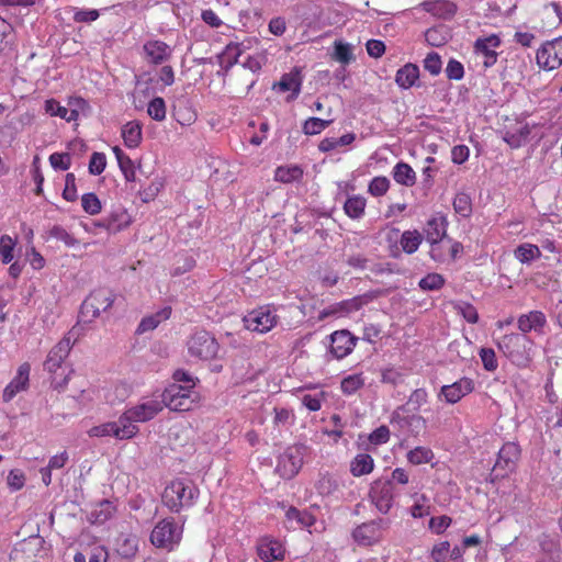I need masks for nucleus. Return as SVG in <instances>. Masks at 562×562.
Masks as SVG:
<instances>
[{
  "label": "nucleus",
  "mask_w": 562,
  "mask_h": 562,
  "mask_svg": "<svg viewBox=\"0 0 562 562\" xmlns=\"http://www.w3.org/2000/svg\"><path fill=\"white\" fill-rule=\"evenodd\" d=\"M498 349L517 367H527L531 361L533 341L524 334L504 335L498 340Z\"/></svg>",
  "instance_id": "f257e3e1"
},
{
  "label": "nucleus",
  "mask_w": 562,
  "mask_h": 562,
  "mask_svg": "<svg viewBox=\"0 0 562 562\" xmlns=\"http://www.w3.org/2000/svg\"><path fill=\"white\" fill-rule=\"evenodd\" d=\"M199 491L189 480L172 481L162 493V503L175 513L191 506L198 497Z\"/></svg>",
  "instance_id": "f03ea898"
},
{
  "label": "nucleus",
  "mask_w": 562,
  "mask_h": 562,
  "mask_svg": "<svg viewBox=\"0 0 562 562\" xmlns=\"http://www.w3.org/2000/svg\"><path fill=\"white\" fill-rule=\"evenodd\" d=\"M114 299L115 295L106 288L92 291L81 304V319L86 323L92 322L101 312L108 311L113 305Z\"/></svg>",
  "instance_id": "7ed1b4c3"
},
{
  "label": "nucleus",
  "mask_w": 562,
  "mask_h": 562,
  "mask_svg": "<svg viewBox=\"0 0 562 562\" xmlns=\"http://www.w3.org/2000/svg\"><path fill=\"white\" fill-rule=\"evenodd\" d=\"M520 447L516 442H506L498 451L496 462L491 472V482L494 483L513 473L520 459Z\"/></svg>",
  "instance_id": "20e7f679"
},
{
  "label": "nucleus",
  "mask_w": 562,
  "mask_h": 562,
  "mask_svg": "<svg viewBox=\"0 0 562 562\" xmlns=\"http://www.w3.org/2000/svg\"><path fill=\"white\" fill-rule=\"evenodd\" d=\"M182 537V528L173 519H162L153 529L150 542L156 548L171 551Z\"/></svg>",
  "instance_id": "39448f33"
},
{
  "label": "nucleus",
  "mask_w": 562,
  "mask_h": 562,
  "mask_svg": "<svg viewBox=\"0 0 562 562\" xmlns=\"http://www.w3.org/2000/svg\"><path fill=\"white\" fill-rule=\"evenodd\" d=\"M164 407H168L175 412H187L192 409L195 393L188 386L172 384L161 394Z\"/></svg>",
  "instance_id": "423d86ee"
},
{
  "label": "nucleus",
  "mask_w": 562,
  "mask_h": 562,
  "mask_svg": "<svg viewBox=\"0 0 562 562\" xmlns=\"http://www.w3.org/2000/svg\"><path fill=\"white\" fill-rule=\"evenodd\" d=\"M188 350L192 357L211 360L216 358L220 345L209 331L198 330L188 340Z\"/></svg>",
  "instance_id": "0eeeda50"
},
{
  "label": "nucleus",
  "mask_w": 562,
  "mask_h": 562,
  "mask_svg": "<svg viewBox=\"0 0 562 562\" xmlns=\"http://www.w3.org/2000/svg\"><path fill=\"white\" fill-rule=\"evenodd\" d=\"M164 409V403L158 398H147L126 409L122 414V423L126 426H136L135 423H145L153 419Z\"/></svg>",
  "instance_id": "6e6552de"
},
{
  "label": "nucleus",
  "mask_w": 562,
  "mask_h": 562,
  "mask_svg": "<svg viewBox=\"0 0 562 562\" xmlns=\"http://www.w3.org/2000/svg\"><path fill=\"white\" fill-rule=\"evenodd\" d=\"M305 447L293 445L288 447L278 458L277 472L283 479H292L302 468Z\"/></svg>",
  "instance_id": "1a4fd4ad"
},
{
  "label": "nucleus",
  "mask_w": 562,
  "mask_h": 562,
  "mask_svg": "<svg viewBox=\"0 0 562 562\" xmlns=\"http://www.w3.org/2000/svg\"><path fill=\"white\" fill-rule=\"evenodd\" d=\"M389 526L387 519L378 518L358 526L352 531V537L360 546H372L381 540L383 530Z\"/></svg>",
  "instance_id": "9d476101"
},
{
  "label": "nucleus",
  "mask_w": 562,
  "mask_h": 562,
  "mask_svg": "<svg viewBox=\"0 0 562 562\" xmlns=\"http://www.w3.org/2000/svg\"><path fill=\"white\" fill-rule=\"evenodd\" d=\"M537 64L544 70H553L562 65V36L546 42L537 50Z\"/></svg>",
  "instance_id": "9b49d317"
},
{
  "label": "nucleus",
  "mask_w": 562,
  "mask_h": 562,
  "mask_svg": "<svg viewBox=\"0 0 562 562\" xmlns=\"http://www.w3.org/2000/svg\"><path fill=\"white\" fill-rule=\"evenodd\" d=\"M137 432V426H126L125 423H122V415L116 422H109L99 426H94L88 431L90 437L113 436L119 440L131 439Z\"/></svg>",
  "instance_id": "f8f14e48"
},
{
  "label": "nucleus",
  "mask_w": 562,
  "mask_h": 562,
  "mask_svg": "<svg viewBox=\"0 0 562 562\" xmlns=\"http://www.w3.org/2000/svg\"><path fill=\"white\" fill-rule=\"evenodd\" d=\"M370 497L382 514H387L393 506L394 485L392 481L376 480L372 483Z\"/></svg>",
  "instance_id": "ddd939ff"
},
{
  "label": "nucleus",
  "mask_w": 562,
  "mask_h": 562,
  "mask_svg": "<svg viewBox=\"0 0 562 562\" xmlns=\"http://www.w3.org/2000/svg\"><path fill=\"white\" fill-rule=\"evenodd\" d=\"M243 321L247 329L265 334L276 325L277 316L270 310L260 307L249 312Z\"/></svg>",
  "instance_id": "4468645a"
},
{
  "label": "nucleus",
  "mask_w": 562,
  "mask_h": 562,
  "mask_svg": "<svg viewBox=\"0 0 562 562\" xmlns=\"http://www.w3.org/2000/svg\"><path fill=\"white\" fill-rule=\"evenodd\" d=\"M74 333L75 328H72L66 337H64L56 346L52 348L44 363V367L47 371L55 373L57 369L60 368L64 359L68 356L74 345V341H71Z\"/></svg>",
  "instance_id": "2eb2a0df"
},
{
  "label": "nucleus",
  "mask_w": 562,
  "mask_h": 562,
  "mask_svg": "<svg viewBox=\"0 0 562 562\" xmlns=\"http://www.w3.org/2000/svg\"><path fill=\"white\" fill-rule=\"evenodd\" d=\"M357 338L348 330H337L330 335V352L337 359L348 356L355 345Z\"/></svg>",
  "instance_id": "dca6fc26"
},
{
  "label": "nucleus",
  "mask_w": 562,
  "mask_h": 562,
  "mask_svg": "<svg viewBox=\"0 0 562 562\" xmlns=\"http://www.w3.org/2000/svg\"><path fill=\"white\" fill-rule=\"evenodd\" d=\"M499 45L501 40L494 34L475 41L474 50L476 54H482L484 56L483 65L485 68H490L496 63L497 53L495 52V48Z\"/></svg>",
  "instance_id": "f3484780"
},
{
  "label": "nucleus",
  "mask_w": 562,
  "mask_h": 562,
  "mask_svg": "<svg viewBox=\"0 0 562 562\" xmlns=\"http://www.w3.org/2000/svg\"><path fill=\"white\" fill-rule=\"evenodd\" d=\"M473 390V381L468 378L460 379L459 381L443 385L440 390V395H442L447 403L456 404L463 396L471 393Z\"/></svg>",
  "instance_id": "a211bd4d"
},
{
  "label": "nucleus",
  "mask_w": 562,
  "mask_h": 562,
  "mask_svg": "<svg viewBox=\"0 0 562 562\" xmlns=\"http://www.w3.org/2000/svg\"><path fill=\"white\" fill-rule=\"evenodd\" d=\"M446 218L442 216L432 217L427 222L425 233L427 241L431 245V250L429 254L432 259H438V257L435 255V245H438L446 236Z\"/></svg>",
  "instance_id": "6ab92c4d"
},
{
  "label": "nucleus",
  "mask_w": 562,
  "mask_h": 562,
  "mask_svg": "<svg viewBox=\"0 0 562 562\" xmlns=\"http://www.w3.org/2000/svg\"><path fill=\"white\" fill-rule=\"evenodd\" d=\"M30 364L23 363L19 367L15 378L3 391V401L10 402L19 392L26 390L29 385Z\"/></svg>",
  "instance_id": "aec40b11"
},
{
  "label": "nucleus",
  "mask_w": 562,
  "mask_h": 562,
  "mask_svg": "<svg viewBox=\"0 0 562 562\" xmlns=\"http://www.w3.org/2000/svg\"><path fill=\"white\" fill-rule=\"evenodd\" d=\"M547 324V318L544 314L540 311H531L528 314H522L518 317L517 325L520 334L526 335L527 333L535 330L537 333H542L544 325Z\"/></svg>",
  "instance_id": "412c9836"
},
{
  "label": "nucleus",
  "mask_w": 562,
  "mask_h": 562,
  "mask_svg": "<svg viewBox=\"0 0 562 562\" xmlns=\"http://www.w3.org/2000/svg\"><path fill=\"white\" fill-rule=\"evenodd\" d=\"M257 552L263 562H273L283 559L284 549L282 544L272 539L263 538L260 540Z\"/></svg>",
  "instance_id": "4be33fe9"
},
{
  "label": "nucleus",
  "mask_w": 562,
  "mask_h": 562,
  "mask_svg": "<svg viewBox=\"0 0 562 562\" xmlns=\"http://www.w3.org/2000/svg\"><path fill=\"white\" fill-rule=\"evenodd\" d=\"M144 50L153 64H161L171 55V48L161 41H150L144 45Z\"/></svg>",
  "instance_id": "5701e85b"
},
{
  "label": "nucleus",
  "mask_w": 562,
  "mask_h": 562,
  "mask_svg": "<svg viewBox=\"0 0 562 562\" xmlns=\"http://www.w3.org/2000/svg\"><path fill=\"white\" fill-rule=\"evenodd\" d=\"M301 85L302 80L300 70L294 68L289 74H284L280 81L273 86V88H278L282 92L291 91V98L294 99L300 94Z\"/></svg>",
  "instance_id": "b1692460"
},
{
  "label": "nucleus",
  "mask_w": 562,
  "mask_h": 562,
  "mask_svg": "<svg viewBox=\"0 0 562 562\" xmlns=\"http://www.w3.org/2000/svg\"><path fill=\"white\" fill-rule=\"evenodd\" d=\"M422 7L425 11L443 19L451 18L457 12V5L448 0L424 1Z\"/></svg>",
  "instance_id": "393cba45"
},
{
  "label": "nucleus",
  "mask_w": 562,
  "mask_h": 562,
  "mask_svg": "<svg viewBox=\"0 0 562 562\" xmlns=\"http://www.w3.org/2000/svg\"><path fill=\"white\" fill-rule=\"evenodd\" d=\"M115 513V506L110 501L98 503L90 512L88 519L91 524L102 525L109 520Z\"/></svg>",
  "instance_id": "a878e982"
},
{
  "label": "nucleus",
  "mask_w": 562,
  "mask_h": 562,
  "mask_svg": "<svg viewBox=\"0 0 562 562\" xmlns=\"http://www.w3.org/2000/svg\"><path fill=\"white\" fill-rule=\"evenodd\" d=\"M419 78V68L414 64H406L400 68L395 76V82L403 89H409Z\"/></svg>",
  "instance_id": "bb28decb"
},
{
  "label": "nucleus",
  "mask_w": 562,
  "mask_h": 562,
  "mask_svg": "<svg viewBox=\"0 0 562 562\" xmlns=\"http://www.w3.org/2000/svg\"><path fill=\"white\" fill-rule=\"evenodd\" d=\"M171 315V307L166 306L158 311L156 314L144 317L137 329V334H144L149 330H154L161 322L167 321Z\"/></svg>",
  "instance_id": "cd10ccee"
},
{
  "label": "nucleus",
  "mask_w": 562,
  "mask_h": 562,
  "mask_svg": "<svg viewBox=\"0 0 562 562\" xmlns=\"http://www.w3.org/2000/svg\"><path fill=\"white\" fill-rule=\"evenodd\" d=\"M122 137L125 146L136 148L142 142V125L138 121H131L123 125Z\"/></svg>",
  "instance_id": "c85d7f7f"
},
{
  "label": "nucleus",
  "mask_w": 562,
  "mask_h": 562,
  "mask_svg": "<svg viewBox=\"0 0 562 562\" xmlns=\"http://www.w3.org/2000/svg\"><path fill=\"white\" fill-rule=\"evenodd\" d=\"M530 135V127L528 124H520L514 131H505L503 135L504 142H506L512 148H519L522 144L526 143L528 136Z\"/></svg>",
  "instance_id": "c756f323"
},
{
  "label": "nucleus",
  "mask_w": 562,
  "mask_h": 562,
  "mask_svg": "<svg viewBox=\"0 0 562 562\" xmlns=\"http://www.w3.org/2000/svg\"><path fill=\"white\" fill-rule=\"evenodd\" d=\"M374 468L373 459L370 454H357L350 463V472L353 476H361L372 472Z\"/></svg>",
  "instance_id": "7c9ffc66"
},
{
  "label": "nucleus",
  "mask_w": 562,
  "mask_h": 562,
  "mask_svg": "<svg viewBox=\"0 0 562 562\" xmlns=\"http://www.w3.org/2000/svg\"><path fill=\"white\" fill-rule=\"evenodd\" d=\"M393 178L400 184L412 187L415 184L416 175L409 165L405 162H398L394 167Z\"/></svg>",
  "instance_id": "2f4dec72"
},
{
  "label": "nucleus",
  "mask_w": 562,
  "mask_h": 562,
  "mask_svg": "<svg viewBox=\"0 0 562 562\" xmlns=\"http://www.w3.org/2000/svg\"><path fill=\"white\" fill-rule=\"evenodd\" d=\"M423 241V235L418 231H405L400 238L401 248L404 252L414 254Z\"/></svg>",
  "instance_id": "473e14b6"
},
{
  "label": "nucleus",
  "mask_w": 562,
  "mask_h": 562,
  "mask_svg": "<svg viewBox=\"0 0 562 562\" xmlns=\"http://www.w3.org/2000/svg\"><path fill=\"white\" fill-rule=\"evenodd\" d=\"M109 223H111L112 233H116L127 227L131 223V216L127 212L117 207L106 215Z\"/></svg>",
  "instance_id": "72a5a7b5"
},
{
  "label": "nucleus",
  "mask_w": 562,
  "mask_h": 562,
  "mask_svg": "<svg viewBox=\"0 0 562 562\" xmlns=\"http://www.w3.org/2000/svg\"><path fill=\"white\" fill-rule=\"evenodd\" d=\"M286 519L299 527H311L315 522V517L307 510H299L295 507H290L286 510Z\"/></svg>",
  "instance_id": "f704fd0d"
},
{
  "label": "nucleus",
  "mask_w": 562,
  "mask_h": 562,
  "mask_svg": "<svg viewBox=\"0 0 562 562\" xmlns=\"http://www.w3.org/2000/svg\"><path fill=\"white\" fill-rule=\"evenodd\" d=\"M356 136L352 133L345 134L338 138L336 137H326L321 140L318 145V149L323 153H328L330 150L336 149L339 146L350 145L355 140Z\"/></svg>",
  "instance_id": "c9c22d12"
},
{
  "label": "nucleus",
  "mask_w": 562,
  "mask_h": 562,
  "mask_svg": "<svg viewBox=\"0 0 562 562\" xmlns=\"http://www.w3.org/2000/svg\"><path fill=\"white\" fill-rule=\"evenodd\" d=\"M366 199L353 195L347 199L344 204L345 213L351 218H360L364 214Z\"/></svg>",
  "instance_id": "e433bc0d"
},
{
  "label": "nucleus",
  "mask_w": 562,
  "mask_h": 562,
  "mask_svg": "<svg viewBox=\"0 0 562 562\" xmlns=\"http://www.w3.org/2000/svg\"><path fill=\"white\" fill-rule=\"evenodd\" d=\"M240 55L241 49L239 44H228L222 55L221 64L223 65L224 70L228 71L234 65L238 64Z\"/></svg>",
  "instance_id": "4c0bfd02"
},
{
  "label": "nucleus",
  "mask_w": 562,
  "mask_h": 562,
  "mask_svg": "<svg viewBox=\"0 0 562 562\" xmlns=\"http://www.w3.org/2000/svg\"><path fill=\"white\" fill-rule=\"evenodd\" d=\"M541 255L538 246L532 244H522L515 250V257L521 263H530L535 259L539 258Z\"/></svg>",
  "instance_id": "58836bf2"
},
{
  "label": "nucleus",
  "mask_w": 562,
  "mask_h": 562,
  "mask_svg": "<svg viewBox=\"0 0 562 562\" xmlns=\"http://www.w3.org/2000/svg\"><path fill=\"white\" fill-rule=\"evenodd\" d=\"M303 176V170L299 166L278 167L274 173L277 181L290 183L296 181Z\"/></svg>",
  "instance_id": "ea45409f"
},
{
  "label": "nucleus",
  "mask_w": 562,
  "mask_h": 562,
  "mask_svg": "<svg viewBox=\"0 0 562 562\" xmlns=\"http://www.w3.org/2000/svg\"><path fill=\"white\" fill-rule=\"evenodd\" d=\"M333 120H323L319 117L307 119L302 126L305 135H317L331 124Z\"/></svg>",
  "instance_id": "a19ab883"
},
{
  "label": "nucleus",
  "mask_w": 562,
  "mask_h": 562,
  "mask_svg": "<svg viewBox=\"0 0 562 562\" xmlns=\"http://www.w3.org/2000/svg\"><path fill=\"white\" fill-rule=\"evenodd\" d=\"M453 209L456 213L463 217H469L472 214V201L469 194L460 192L453 200Z\"/></svg>",
  "instance_id": "79ce46f5"
},
{
  "label": "nucleus",
  "mask_w": 562,
  "mask_h": 562,
  "mask_svg": "<svg viewBox=\"0 0 562 562\" xmlns=\"http://www.w3.org/2000/svg\"><path fill=\"white\" fill-rule=\"evenodd\" d=\"M434 458V453L429 448L426 447H416L407 453V460L412 464H423L428 463Z\"/></svg>",
  "instance_id": "37998d69"
},
{
  "label": "nucleus",
  "mask_w": 562,
  "mask_h": 562,
  "mask_svg": "<svg viewBox=\"0 0 562 562\" xmlns=\"http://www.w3.org/2000/svg\"><path fill=\"white\" fill-rule=\"evenodd\" d=\"M148 115L158 122H161L166 119V103L165 100L160 97L154 98L147 106Z\"/></svg>",
  "instance_id": "c03bdc74"
},
{
  "label": "nucleus",
  "mask_w": 562,
  "mask_h": 562,
  "mask_svg": "<svg viewBox=\"0 0 562 562\" xmlns=\"http://www.w3.org/2000/svg\"><path fill=\"white\" fill-rule=\"evenodd\" d=\"M364 384L361 374H351L342 379L340 387L344 394L351 395L356 393Z\"/></svg>",
  "instance_id": "a18cd8bd"
},
{
  "label": "nucleus",
  "mask_w": 562,
  "mask_h": 562,
  "mask_svg": "<svg viewBox=\"0 0 562 562\" xmlns=\"http://www.w3.org/2000/svg\"><path fill=\"white\" fill-rule=\"evenodd\" d=\"M81 206L83 211L90 215L99 214L102 210L101 201L92 192L85 193L81 196Z\"/></svg>",
  "instance_id": "49530a36"
},
{
  "label": "nucleus",
  "mask_w": 562,
  "mask_h": 562,
  "mask_svg": "<svg viewBox=\"0 0 562 562\" xmlns=\"http://www.w3.org/2000/svg\"><path fill=\"white\" fill-rule=\"evenodd\" d=\"M15 240L9 235H3L0 238V256L3 263H9L13 259V249Z\"/></svg>",
  "instance_id": "de8ad7c7"
},
{
  "label": "nucleus",
  "mask_w": 562,
  "mask_h": 562,
  "mask_svg": "<svg viewBox=\"0 0 562 562\" xmlns=\"http://www.w3.org/2000/svg\"><path fill=\"white\" fill-rule=\"evenodd\" d=\"M445 284V279L439 273H428L419 281V286L425 291L439 290Z\"/></svg>",
  "instance_id": "09e8293b"
},
{
  "label": "nucleus",
  "mask_w": 562,
  "mask_h": 562,
  "mask_svg": "<svg viewBox=\"0 0 562 562\" xmlns=\"http://www.w3.org/2000/svg\"><path fill=\"white\" fill-rule=\"evenodd\" d=\"M390 187V180L386 177H375L370 183L368 191L373 196H381L386 193Z\"/></svg>",
  "instance_id": "8fccbe9b"
},
{
  "label": "nucleus",
  "mask_w": 562,
  "mask_h": 562,
  "mask_svg": "<svg viewBox=\"0 0 562 562\" xmlns=\"http://www.w3.org/2000/svg\"><path fill=\"white\" fill-rule=\"evenodd\" d=\"M106 166L105 155L102 153H93L89 161V172L93 176L101 175Z\"/></svg>",
  "instance_id": "3c124183"
},
{
  "label": "nucleus",
  "mask_w": 562,
  "mask_h": 562,
  "mask_svg": "<svg viewBox=\"0 0 562 562\" xmlns=\"http://www.w3.org/2000/svg\"><path fill=\"white\" fill-rule=\"evenodd\" d=\"M442 67L441 58L440 56L431 52L429 53L426 58L424 59V68L429 71L430 75L437 76L440 74Z\"/></svg>",
  "instance_id": "603ef678"
},
{
  "label": "nucleus",
  "mask_w": 562,
  "mask_h": 562,
  "mask_svg": "<svg viewBox=\"0 0 562 562\" xmlns=\"http://www.w3.org/2000/svg\"><path fill=\"white\" fill-rule=\"evenodd\" d=\"M480 358L485 370L493 372L497 369L496 355L492 348H481Z\"/></svg>",
  "instance_id": "864d4df0"
},
{
  "label": "nucleus",
  "mask_w": 562,
  "mask_h": 562,
  "mask_svg": "<svg viewBox=\"0 0 562 562\" xmlns=\"http://www.w3.org/2000/svg\"><path fill=\"white\" fill-rule=\"evenodd\" d=\"M49 162L54 169L68 170L71 157L68 153H54L49 156Z\"/></svg>",
  "instance_id": "5fc2aeb1"
},
{
  "label": "nucleus",
  "mask_w": 562,
  "mask_h": 562,
  "mask_svg": "<svg viewBox=\"0 0 562 562\" xmlns=\"http://www.w3.org/2000/svg\"><path fill=\"white\" fill-rule=\"evenodd\" d=\"M63 198L69 202L77 200L76 177L74 173L66 175Z\"/></svg>",
  "instance_id": "6e6d98bb"
},
{
  "label": "nucleus",
  "mask_w": 562,
  "mask_h": 562,
  "mask_svg": "<svg viewBox=\"0 0 562 562\" xmlns=\"http://www.w3.org/2000/svg\"><path fill=\"white\" fill-rule=\"evenodd\" d=\"M446 75L450 80H461L464 76L463 65L456 59H450L446 67Z\"/></svg>",
  "instance_id": "4d7b16f0"
},
{
  "label": "nucleus",
  "mask_w": 562,
  "mask_h": 562,
  "mask_svg": "<svg viewBox=\"0 0 562 562\" xmlns=\"http://www.w3.org/2000/svg\"><path fill=\"white\" fill-rule=\"evenodd\" d=\"M337 487H338V484H337L336 480H334L329 475H323L316 484V488H317L318 493L322 495H329L334 491H336Z\"/></svg>",
  "instance_id": "13d9d810"
},
{
  "label": "nucleus",
  "mask_w": 562,
  "mask_h": 562,
  "mask_svg": "<svg viewBox=\"0 0 562 562\" xmlns=\"http://www.w3.org/2000/svg\"><path fill=\"white\" fill-rule=\"evenodd\" d=\"M117 164L126 181L132 182L136 180L134 162L127 155L122 160H119Z\"/></svg>",
  "instance_id": "bf43d9fd"
},
{
  "label": "nucleus",
  "mask_w": 562,
  "mask_h": 562,
  "mask_svg": "<svg viewBox=\"0 0 562 562\" xmlns=\"http://www.w3.org/2000/svg\"><path fill=\"white\" fill-rule=\"evenodd\" d=\"M457 308L467 322L475 324L479 321L477 311L472 304L461 302Z\"/></svg>",
  "instance_id": "052dcab7"
},
{
  "label": "nucleus",
  "mask_w": 562,
  "mask_h": 562,
  "mask_svg": "<svg viewBox=\"0 0 562 562\" xmlns=\"http://www.w3.org/2000/svg\"><path fill=\"white\" fill-rule=\"evenodd\" d=\"M45 112L52 116L64 119V116L68 114V108L60 105L55 99H49L45 101Z\"/></svg>",
  "instance_id": "680f3d73"
},
{
  "label": "nucleus",
  "mask_w": 562,
  "mask_h": 562,
  "mask_svg": "<svg viewBox=\"0 0 562 562\" xmlns=\"http://www.w3.org/2000/svg\"><path fill=\"white\" fill-rule=\"evenodd\" d=\"M49 235L64 241L67 246H74L76 244V239L61 226H53L49 231Z\"/></svg>",
  "instance_id": "e2e57ef3"
},
{
  "label": "nucleus",
  "mask_w": 562,
  "mask_h": 562,
  "mask_svg": "<svg viewBox=\"0 0 562 562\" xmlns=\"http://www.w3.org/2000/svg\"><path fill=\"white\" fill-rule=\"evenodd\" d=\"M351 313L349 311V305H345V301H341L339 303H336L328 308H325L319 314V319H324L331 315H345Z\"/></svg>",
  "instance_id": "0e129e2a"
},
{
  "label": "nucleus",
  "mask_w": 562,
  "mask_h": 562,
  "mask_svg": "<svg viewBox=\"0 0 562 562\" xmlns=\"http://www.w3.org/2000/svg\"><path fill=\"white\" fill-rule=\"evenodd\" d=\"M450 551V543L442 541L434 546L431 550V558L435 562H445Z\"/></svg>",
  "instance_id": "69168bd1"
},
{
  "label": "nucleus",
  "mask_w": 562,
  "mask_h": 562,
  "mask_svg": "<svg viewBox=\"0 0 562 562\" xmlns=\"http://www.w3.org/2000/svg\"><path fill=\"white\" fill-rule=\"evenodd\" d=\"M335 57L337 60L348 64L352 59L351 47L349 44L336 43L335 44Z\"/></svg>",
  "instance_id": "338daca9"
},
{
  "label": "nucleus",
  "mask_w": 562,
  "mask_h": 562,
  "mask_svg": "<svg viewBox=\"0 0 562 562\" xmlns=\"http://www.w3.org/2000/svg\"><path fill=\"white\" fill-rule=\"evenodd\" d=\"M426 401L427 392L424 389H417L411 394L407 404L411 405L414 411H417Z\"/></svg>",
  "instance_id": "774afa93"
}]
</instances>
